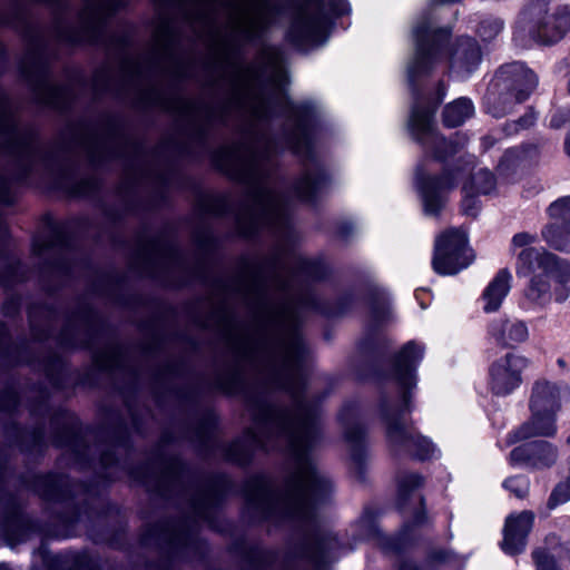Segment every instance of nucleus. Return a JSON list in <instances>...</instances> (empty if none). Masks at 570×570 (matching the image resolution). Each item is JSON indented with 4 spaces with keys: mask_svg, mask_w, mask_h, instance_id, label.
I'll list each match as a JSON object with an SVG mask.
<instances>
[{
    "mask_svg": "<svg viewBox=\"0 0 570 570\" xmlns=\"http://www.w3.org/2000/svg\"><path fill=\"white\" fill-rule=\"evenodd\" d=\"M472 187L468 184H463L462 191L464 194L462 199V210L465 215L475 217L479 212V202L475 193L472 191Z\"/></svg>",
    "mask_w": 570,
    "mask_h": 570,
    "instance_id": "obj_32",
    "label": "nucleus"
},
{
    "mask_svg": "<svg viewBox=\"0 0 570 570\" xmlns=\"http://www.w3.org/2000/svg\"><path fill=\"white\" fill-rule=\"evenodd\" d=\"M570 501V476L564 481L559 482L552 490L547 505L549 509H554L560 504Z\"/></svg>",
    "mask_w": 570,
    "mask_h": 570,
    "instance_id": "obj_30",
    "label": "nucleus"
},
{
    "mask_svg": "<svg viewBox=\"0 0 570 570\" xmlns=\"http://www.w3.org/2000/svg\"><path fill=\"white\" fill-rule=\"evenodd\" d=\"M423 502H424V500H423V498L421 497V498H420V504H423Z\"/></svg>",
    "mask_w": 570,
    "mask_h": 570,
    "instance_id": "obj_46",
    "label": "nucleus"
},
{
    "mask_svg": "<svg viewBox=\"0 0 570 570\" xmlns=\"http://www.w3.org/2000/svg\"><path fill=\"white\" fill-rule=\"evenodd\" d=\"M254 69H255V67H254V66H250V68H249L250 72H253V73H254V77H255L256 79H258V78L262 76L263 71H262V70H254Z\"/></svg>",
    "mask_w": 570,
    "mask_h": 570,
    "instance_id": "obj_40",
    "label": "nucleus"
},
{
    "mask_svg": "<svg viewBox=\"0 0 570 570\" xmlns=\"http://www.w3.org/2000/svg\"><path fill=\"white\" fill-rule=\"evenodd\" d=\"M264 58L267 60V63H276L279 58V52L274 48H267L263 51Z\"/></svg>",
    "mask_w": 570,
    "mask_h": 570,
    "instance_id": "obj_36",
    "label": "nucleus"
},
{
    "mask_svg": "<svg viewBox=\"0 0 570 570\" xmlns=\"http://www.w3.org/2000/svg\"><path fill=\"white\" fill-rule=\"evenodd\" d=\"M570 120V114L567 110H556L550 118L549 126L554 129L563 127Z\"/></svg>",
    "mask_w": 570,
    "mask_h": 570,
    "instance_id": "obj_34",
    "label": "nucleus"
},
{
    "mask_svg": "<svg viewBox=\"0 0 570 570\" xmlns=\"http://www.w3.org/2000/svg\"><path fill=\"white\" fill-rule=\"evenodd\" d=\"M537 82L535 75L521 62L501 66L484 96L487 111L495 118L508 115L529 98Z\"/></svg>",
    "mask_w": 570,
    "mask_h": 570,
    "instance_id": "obj_9",
    "label": "nucleus"
},
{
    "mask_svg": "<svg viewBox=\"0 0 570 570\" xmlns=\"http://www.w3.org/2000/svg\"><path fill=\"white\" fill-rule=\"evenodd\" d=\"M263 9L254 17L235 21L234 35L224 39L222 52L212 63L207 81L212 98L202 108L200 138L205 139L215 127H227L234 116L248 117L250 124L242 138L213 150L210 159L218 170L247 188L246 205L236 218L238 233L250 239L267 233L286 242L293 234L291 198L315 203L327 186L328 176L314 151L313 107L286 104L287 124L276 140L263 129L273 115L272 100L261 92L243 90L238 71L227 67L236 42H254L272 26L267 1Z\"/></svg>",
    "mask_w": 570,
    "mask_h": 570,
    "instance_id": "obj_2",
    "label": "nucleus"
},
{
    "mask_svg": "<svg viewBox=\"0 0 570 570\" xmlns=\"http://www.w3.org/2000/svg\"><path fill=\"white\" fill-rule=\"evenodd\" d=\"M325 8L333 17L350 12L347 0H307L292 19L287 30L288 41L296 47L323 45L332 27L331 17L324 12Z\"/></svg>",
    "mask_w": 570,
    "mask_h": 570,
    "instance_id": "obj_10",
    "label": "nucleus"
},
{
    "mask_svg": "<svg viewBox=\"0 0 570 570\" xmlns=\"http://www.w3.org/2000/svg\"><path fill=\"white\" fill-rule=\"evenodd\" d=\"M535 120L533 112H528L524 116L520 117L513 124H507L505 130H508V134L517 132L519 129H525L533 125Z\"/></svg>",
    "mask_w": 570,
    "mask_h": 570,
    "instance_id": "obj_33",
    "label": "nucleus"
},
{
    "mask_svg": "<svg viewBox=\"0 0 570 570\" xmlns=\"http://www.w3.org/2000/svg\"><path fill=\"white\" fill-rule=\"evenodd\" d=\"M558 459V449L548 441H532L514 448L509 455L511 464H524L532 469L551 468Z\"/></svg>",
    "mask_w": 570,
    "mask_h": 570,
    "instance_id": "obj_17",
    "label": "nucleus"
},
{
    "mask_svg": "<svg viewBox=\"0 0 570 570\" xmlns=\"http://www.w3.org/2000/svg\"><path fill=\"white\" fill-rule=\"evenodd\" d=\"M424 355V346L410 341L403 345L391 362L387 379L397 387L396 400L383 395L380 412L385 425L386 440L394 455L407 454L424 461L433 456V443L421 435L407 421L406 414L413 410V393L416 387V368Z\"/></svg>",
    "mask_w": 570,
    "mask_h": 570,
    "instance_id": "obj_4",
    "label": "nucleus"
},
{
    "mask_svg": "<svg viewBox=\"0 0 570 570\" xmlns=\"http://www.w3.org/2000/svg\"><path fill=\"white\" fill-rule=\"evenodd\" d=\"M512 275L508 268L500 269L485 287L482 298L485 302L484 311L495 312L500 308L504 297L511 288Z\"/></svg>",
    "mask_w": 570,
    "mask_h": 570,
    "instance_id": "obj_21",
    "label": "nucleus"
},
{
    "mask_svg": "<svg viewBox=\"0 0 570 570\" xmlns=\"http://www.w3.org/2000/svg\"><path fill=\"white\" fill-rule=\"evenodd\" d=\"M482 61V50L478 41L471 37L456 39L449 57L450 70L461 78L469 77Z\"/></svg>",
    "mask_w": 570,
    "mask_h": 570,
    "instance_id": "obj_19",
    "label": "nucleus"
},
{
    "mask_svg": "<svg viewBox=\"0 0 570 570\" xmlns=\"http://www.w3.org/2000/svg\"><path fill=\"white\" fill-rule=\"evenodd\" d=\"M537 242V235L521 232L513 235L510 252L515 254V273L523 276L554 277L556 302L562 303L569 297L570 263L540 247L531 246Z\"/></svg>",
    "mask_w": 570,
    "mask_h": 570,
    "instance_id": "obj_7",
    "label": "nucleus"
},
{
    "mask_svg": "<svg viewBox=\"0 0 570 570\" xmlns=\"http://www.w3.org/2000/svg\"><path fill=\"white\" fill-rule=\"evenodd\" d=\"M550 279L556 281L554 277H531L529 286L525 289L527 299L539 306H546L552 301V298L556 299L554 291L552 292L551 289Z\"/></svg>",
    "mask_w": 570,
    "mask_h": 570,
    "instance_id": "obj_24",
    "label": "nucleus"
},
{
    "mask_svg": "<svg viewBox=\"0 0 570 570\" xmlns=\"http://www.w3.org/2000/svg\"><path fill=\"white\" fill-rule=\"evenodd\" d=\"M425 561L430 566H448L458 561V554L444 547H433L428 550Z\"/></svg>",
    "mask_w": 570,
    "mask_h": 570,
    "instance_id": "obj_29",
    "label": "nucleus"
},
{
    "mask_svg": "<svg viewBox=\"0 0 570 570\" xmlns=\"http://www.w3.org/2000/svg\"><path fill=\"white\" fill-rule=\"evenodd\" d=\"M353 230V226L350 223H344L338 227V234L341 237H347Z\"/></svg>",
    "mask_w": 570,
    "mask_h": 570,
    "instance_id": "obj_38",
    "label": "nucleus"
},
{
    "mask_svg": "<svg viewBox=\"0 0 570 570\" xmlns=\"http://www.w3.org/2000/svg\"><path fill=\"white\" fill-rule=\"evenodd\" d=\"M564 151L568 157H570V131L567 134L564 138Z\"/></svg>",
    "mask_w": 570,
    "mask_h": 570,
    "instance_id": "obj_39",
    "label": "nucleus"
},
{
    "mask_svg": "<svg viewBox=\"0 0 570 570\" xmlns=\"http://www.w3.org/2000/svg\"><path fill=\"white\" fill-rule=\"evenodd\" d=\"M504 23L500 18L487 17L482 19L476 29V33L484 42L494 40L503 30Z\"/></svg>",
    "mask_w": 570,
    "mask_h": 570,
    "instance_id": "obj_28",
    "label": "nucleus"
},
{
    "mask_svg": "<svg viewBox=\"0 0 570 570\" xmlns=\"http://www.w3.org/2000/svg\"><path fill=\"white\" fill-rule=\"evenodd\" d=\"M426 161L428 158L422 160L415 173V184L422 198L425 215L438 216L446 203V195L461 180L472 187V191L478 195H487L494 189L495 178L488 169L480 168L472 173L471 165L466 163L455 170L444 169L440 176H429L425 169Z\"/></svg>",
    "mask_w": 570,
    "mask_h": 570,
    "instance_id": "obj_6",
    "label": "nucleus"
},
{
    "mask_svg": "<svg viewBox=\"0 0 570 570\" xmlns=\"http://www.w3.org/2000/svg\"><path fill=\"white\" fill-rule=\"evenodd\" d=\"M424 479L416 473H403L397 478V502L404 507L416 489L423 485Z\"/></svg>",
    "mask_w": 570,
    "mask_h": 570,
    "instance_id": "obj_27",
    "label": "nucleus"
},
{
    "mask_svg": "<svg viewBox=\"0 0 570 570\" xmlns=\"http://www.w3.org/2000/svg\"><path fill=\"white\" fill-rule=\"evenodd\" d=\"M180 557L185 544L187 518L183 515V505L188 509L194 528L205 524L216 528L218 509L227 494L233 490L232 480L223 473L199 476L186 489L185 469L180 462Z\"/></svg>",
    "mask_w": 570,
    "mask_h": 570,
    "instance_id": "obj_5",
    "label": "nucleus"
},
{
    "mask_svg": "<svg viewBox=\"0 0 570 570\" xmlns=\"http://www.w3.org/2000/svg\"><path fill=\"white\" fill-rule=\"evenodd\" d=\"M368 306L371 313V321L374 325H379L390 315V298L389 295L377 287H372L368 293Z\"/></svg>",
    "mask_w": 570,
    "mask_h": 570,
    "instance_id": "obj_26",
    "label": "nucleus"
},
{
    "mask_svg": "<svg viewBox=\"0 0 570 570\" xmlns=\"http://www.w3.org/2000/svg\"><path fill=\"white\" fill-rule=\"evenodd\" d=\"M569 28V18L550 10V0H531L520 12L513 40L528 47L531 42L551 45L559 41Z\"/></svg>",
    "mask_w": 570,
    "mask_h": 570,
    "instance_id": "obj_11",
    "label": "nucleus"
},
{
    "mask_svg": "<svg viewBox=\"0 0 570 570\" xmlns=\"http://www.w3.org/2000/svg\"><path fill=\"white\" fill-rule=\"evenodd\" d=\"M0 570H12V569L10 567H8L7 564H1Z\"/></svg>",
    "mask_w": 570,
    "mask_h": 570,
    "instance_id": "obj_44",
    "label": "nucleus"
},
{
    "mask_svg": "<svg viewBox=\"0 0 570 570\" xmlns=\"http://www.w3.org/2000/svg\"><path fill=\"white\" fill-rule=\"evenodd\" d=\"M228 210V202L225 197H216L212 200V204L208 208V212L222 216L225 215Z\"/></svg>",
    "mask_w": 570,
    "mask_h": 570,
    "instance_id": "obj_35",
    "label": "nucleus"
},
{
    "mask_svg": "<svg viewBox=\"0 0 570 570\" xmlns=\"http://www.w3.org/2000/svg\"><path fill=\"white\" fill-rule=\"evenodd\" d=\"M503 488L510 491L519 499H523L529 493L530 481L524 475L511 476L504 480Z\"/></svg>",
    "mask_w": 570,
    "mask_h": 570,
    "instance_id": "obj_31",
    "label": "nucleus"
},
{
    "mask_svg": "<svg viewBox=\"0 0 570 570\" xmlns=\"http://www.w3.org/2000/svg\"><path fill=\"white\" fill-rule=\"evenodd\" d=\"M338 421L344 430V439L351 451V459L361 468L366 459L365 430L361 409L357 403H345L338 413Z\"/></svg>",
    "mask_w": 570,
    "mask_h": 570,
    "instance_id": "obj_16",
    "label": "nucleus"
},
{
    "mask_svg": "<svg viewBox=\"0 0 570 570\" xmlns=\"http://www.w3.org/2000/svg\"><path fill=\"white\" fill-rule=\"evenodd\" d=\"M474 114V107L469 98L462 97L449 104L443 111V122L446 127L461 126Z\"/></svg>",
    "mask_w": 570,
    "mask_h": 570,
    "instance_id": "obj_23",
    "label": "nucleus"
},
{
    "mask_svg": "<svg viewBox=\"0 0 570 570\" xmlns=\"http://www.w3.org/2000/svg\"><path fill=\"white\" fill-rule=\"evenodd\" d=\"M451 36L449 28H436L430 11L423 12L415 21L412 37L415 43L413 59L407 66V81L413 95V106L409 119V130L424 153L439 161L456 154L465 144L459 132L446 140L436 131L434 114L445 96L443 82L438 86L434 98L426 99L420 82L428 77L442 60L443 48Z\"/></svg>",
    "mask_w": 570,
    "mask_h": 570,
    "instance_id": "obj_3",
    "label": "nucleus"
},
{
    "mask_svg": "<svg viewBox=\"0 0 570 570\" xmlns=\"http://www.w3.org/2000/svg\"><path fill=\"white\" fill-rule=\"evenodd\" d=\"M567 443L570 445V435L567 439Z\"/></svg>",
    "mask_w": 570,
    "mask_h": 570,
    "instance_id": "obj_47",
    "label": "nucleus"
},
{
    "mask_svg": "<svg viewBox=\"0 0 570 570\" xmlns=\"http://www.w3.org/2000/svg\"><path fill=\"white\" fill-rule=\"evenodd\" d=\"M385 344V337L370 328L357 344V354L361 362L373 364L376 362Z\"/></svg>",
    "mask_w": 570,
    "mask_h": 570,
    "instance_id": "obj_25",
    "label": "nucleus"
},
{
    "mask_svg": "<svg viewBox=\"0 0 570 570\" xmlns=\"http://www.w3.org/2000/svg\"><path fill=\"white\" fill-rule=\"evenodd\" d=\"M559 540L556 535L547 538L546 546L539 547L532 551V559L537 570H562L558 562L557 557L560 556L558 551Z\"/></svg>",
    "mask_w": 570,
    "mask_h": 570,
    "instance_id": "obj_22",
    "label": "nucleus"
},
{
    "mask_svg": "<svg viewBox=\"0 0 570 570\" xmlns=\"http://www.w3.org/2000/svg\"><path fill=\"white\" fill-rule=\"evenodd\" d=\"M529 360L523 355L507 353L489 367V389L498 396H507L522 383V372Z\"/></svg>",
    "mask_w": 570,
    "mask_h": 570,
    "instance_id": "obj_14",
    "label": "nucleus"
},
{
    "mask_svg": "<svg viewBox=\"0 0 570 570\" xmlns=\"http://www.w3.org/2000/svg\"><path fill=\"white\" fill-rule=\"evenodd\" d=\"M210 23H212L213 26L215 24V18H214V17L212 18Z\"/></svg>",
    "mask_w": 570,
    "mask_h": 570,
    "instance_id": "obj_45",
    "label": "nucleus"
},
{
    "mask_svg": "<svg viewBox=\"0 0 570 570\" xmlns=\"http://www.w3.org/2000/svg\"><path fill=\"white\" fill-rule=\"evenodd\" d=\"M489 335L497 344L513 347L528 340L529 330L523 321L499 318L489 325Z\"/></svg>",
    "mask_w": 570,
    "mask_h": 570,
    "instance_id": "obj_20",
    "label": "nucleus"
},
{
    "mask_svg": "<svg viewBox=\"0 0 570 570\" xmlns=\"http://www.w3.org/2000/svg\"><path fill=\"white\" fill-rule=\"evenodd\" d=\"M327 272L323 259L294 252H277L246 267L239 289L252 320L234 337V362L215 373L213 387L228 395L242 394L245 368H250L272 387L285 391L292 405L282 406L265 396L249 400L254 428L228 444L218 439L217 422L210 413L198 419L193 431V439L205 454L238 465L248 464L258 450L287 455L291 471L281 489L269 476L256 474L245 481L243 493L255 519L287 524L303 533L302 556L315 570L336 560L341 544L320 520V510L330 501L333 485L311 456L323 439V425L320 406L305 395L306 347L295 311L315 307V298L311 294L294 295L293 291L301 279L320 281Z\"/></svg>",
    "mask_w": 570,
    "mask_h": 570,
    "instance_id": "obj_1",
    "label": "nucleus"
},
{
    "mask_svg": "<svg viewBox=\"0 0 570 570\" xmlns=\"http://www.w3.org/2000/svg\"><path fill=\"white\" fill-rule=\"evenodd\" d=\"M183 116V105L180 104V117ZM183 136V128L180 127V137ZM180 155L183 154V141L180 140Z\"/></svg>",
    "mask_w": 570,
    "mask_h": 570,
    "instance_id": "obj_42",
    "label": "nucleus"
},
{
    "mask_svg": "<svg viewBox=\"0 0 570 570\" xmlns=\"http://www.w3.org/2000/svg\"><path fill=\"white\" fill-rule=\"evenodd\" d=\"M425 513L416 511L411 523H405L397 535H384L379 529L372 512L365 511L358 521L360 537L366 540H374L384 551L402 553L414 540V528L424 522Z\"/></svg>",
    "mask_w": 570,
    "mask_h": 570,
    "instance_id": "obj_13",
    "label": "nucleus"
},
{
    "mask_svg": "<svg viewBox=\"0 0 570 570\" xmlns=\"http://www.w3.org/2000/svg\"><path fill=\"white\" fill-rule=\"evenodd\" d=\"M570 389L567 384L559 385L546 379L537 380L531 390L529 407L531 419L513 433L509 442L530 439L532 436H553L557 432L556 417L563 399H569Z\"/></svg>",
    "mask_w": 570,
    "mask_h": 570,
    "instance_id": "obj_8",
    "label": "nucleus"
},
{
    "mask_svg": "<svg viewBox=\"0 0 570 570\" xmlns=\"http://www.w3.org/2000/svg\"><path fill=\"white\" fill-rule=\"evenodd\" d=\"M397 570H421V569L415 562H413L411 560H404L401 562Z\"/></svg>",
    "mask_w": 570,
    "mask_h": 570,
    "instance_id": "obj_37",
    "label": "nucleus"
},
{
    "mask_svg": "<svg viewBox=\"0 0 570 570\" xmlns=\"http://www.w3.org/2000/svg\"><path fill=\"white\" fill-rule=\"evenodd\" d=\"M533 521L534 514L530 511H522L507 518L503 528V540L500 543L504 553L517 556L524 551Z\"/></svg>",
    "mask_w": 570,
    "mask_h": 570,
    "instance_id": "obj_18",
    "label": "nucleus"
},
{
    "mask_svg": "<svg viewBox=\"0 0 570 570\" xmlns=\"http://www.w3.org/2000/svg\"><path fill=\"white\" fill-rule=\"evenodd\" d=\"M350 308V304L344 302L343 305L338 308L337 313H343L344 311Z\"/></svg>",
    "mask_w": 570,
    "mask_h": 570,
    "instance_id": "obj_43",
    "label": "nucleus"
},
{
    "mask_svg": "<svg viewBox=\"0 0 570 570\" xmlns=\"http://www.w3.org/2000/svg\"><path fill=\"white\" fill-rule=\"evenodd\" d=\"M179 433H180V441H181L186 436V432H185V428H184L181 419H180V430H179Z\"/></svg>",
    "mask_w": 570,
    "mask_h": 570,
    "instance_id": "obj_41",
    "label": "nucleus"
},
{
    "mask_svg": "<svg viewBox=\"0 0 570 570\" xmlns=\"http://www.w3.org/2000/svg\"><path fill=\"white\" fill-rule=\"evenodd\" d=\"M547 213L551 223L542 228V238L556 250L570 252V195L552 202Z\"/></svg>",
    "mask_w": 570,
    "mask_h": 570,
    "instance_id": "obj_15",
    "label": "nucleus"
},
{
    "mask_svg": "<svg viewBox=\"0 0 570 570\" xmlns=\"http://www.w3.org/2000/svg\"><path fill=\"white\" fill-rule=\"evenodd\" d=\"M473 261L464 232L450 228L436 237L432 268L439 275H455Z\"/></svg>",
    "mask_w": 570,
    "mask_h": 570,
    "instance_id": "obj_12",
    "label": "nucleus"
}]
</instances>
